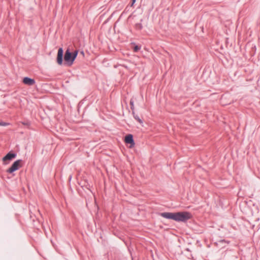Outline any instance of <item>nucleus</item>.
Returning <instances> with one entry per match:
<instances>
[{
  "label": "nucleus",
  "mask_w": 260,
  "mask_h": 260,
  "mask_svg": "<svg viewBox=\"0 0 260 260\" xmlns=\"http://www.w3.org/2000/svg\"><path fill=\"white\" fill-rule=\"evenodd\" d=\"M159 215L164 218L174 220L177 222H186L192 217L191 214L189 212H162Z\"/></svg>",
  "instance_id": "f257e3e1"
},
{
  "label": "nucleus",
  "mask_w": 260,
  "mask_h": 260,
  "mask_svg": "<svg viewBox=\"0 0 260 260\" xmlns=\"http://www.w3.org/2000/svg\"><path fill=\"white\" fill-rule=\"evenodd\" d=\"M64 59L67 64L69 66L73 64L75 59L73 58L72 53L70 52V49H68L64 54Z\"/></svg>",
  "instance_id": "f03ea898"
},
{
  "label": "nucleus",
  "mask_w": 260,
  "mask_h": 260,
  "mask_svg": "<svg viewBox=\"0 0 260 260\" xmlns=\"http://www.w3.org/2000/svg\"><path fill=\"white\" fill-rule=\"evenodd\" d=\"M22 159H18L14 161L11 167L7 170V172L9 173H12L14 171L18 170L19 168L22 166Z\"/></svg>",
  "instance_id": "7ed1b4c3"
},
{
  "label": "nucleus",
  "mask_w": 260,
  "mask_h": 260,
  "mask_svg": "<svg viewBox=\"0 0 260 260\" xmlns=\"http://www.w3.org/2000/svg\"><path fill=\"white\" fill-rule=\"evenodd\" d=\"M63 50L62 48H59L58 50L57 55V62L58 64L61 65L63 62Z\"/></svg>",
  "instance_id": "20e7f679"
},
{
  "label": "nucleus",
  "mask_w": 260,
  "mask_h": 260,
  "mask_svg": "<svg viewBox=\"0 0 260 260\" xmlns=\"http://www.w3.org/2000/svg\"><path fill=\"white\" fill-rule=\"evenodd\" d=\"M125 142L127 144L131 145L130 147H132L135 145V142L133 139V136L131 134L126 135L125 137Z\"/></svg>",
  "instance_id": "39448f33"
},
{
  "label": "nucleus",
  "mask_w": 260,
  "mask_h": 260,
  "mask_svg": "<svg viewBox=\"0 0 260 260\" xmlns=\"http://www.w3.org/2000/svg\"><path fill=\"white\" fill-rule=\"evenodd\" d=\"M16 156V154L15 153H11V152L7 153L3 158V160L5 161L6 160H10L12 159L13 158H15Z\"/></svg>",
  "instance_id": "423d86ee"
},
{
  "label": "nucleus",
  "mask_w": 260,
  "mask_h": 260,
  "mask_svg": "<svg viewBox=\"0 0 260 260\" xmlns=\"http://www.w3.org/2000/svg\"><path fill=\"white\" fill-rule=\"evenodd\" d=\"M23 82L27 85H32L35 83V81L34 79L28 78V77H24L23 79Z\"/></svg>",
  "instance_id": "0eeeda50"
},
{
  "label": "nucleus",
  "mask_w": 260,
  "mask_h": 260,
  "mask_svg": "<svg viewBox=\"0 0 260 260\" xmlns=\"http://www.w3.org/2000/svg\"><path fill=\"white\" fill-rule=\"evenodd\" d=\"M133 115V116L134 117V118L137 120L140 123L142 124L143 123V121L140 118V117L138 116V115H137V114H136L135 111H133V113H132Z\"/></svg>",
  "instance_id": "6e6552de"
},
{
  "label": "nucleus",
  "mask_w": 260,
  "mask_h": 260,
  "mask_svg": "<svg viewBox=\"0 0 260 260\" xmlns=\"http://www.w3.org/2000/svg\"><path fill=\"white\" fill-rule=\"evenodd\" d=\"M135 28L137 29V30H140L142 29L143 28V26H142V24L141 23H137L135 24Z\"/></svg>",
  "instance_id": "1a4fd4ad"
},
{
  "label": "nucleus",
  "mask_w": 260,
  "mask_h": 260,
  "mask_svg": "<svg viewBox=\"0 0 260 260\" xmlns=\"http://www.w3.org/2000/svg\"><path fill=\"white\" fill-rule=\"evenodd\" d=\"M129 104L131 105V109L132 110V112L135 111H134V101L133 100H131Z\"/></svg>",
  "instance_id": "9d476101"
},
{
  "label": "nucleus",
  "mask_w": 260,
  "mask_h": 260,
  "mask_svg": "<svg viewBox=\"0 0 260 260\" xmlns=\"http://www.w3.org/2000/svg\"><path fill=\"white\" fill-rule=\"evenodd\" d=\"M78 50H76L73 53H72V55H73V58L75 59L77 55H78Z\"/></svg>",
  "instance_id": "9b49d317"
},
{
  "label": "nucleus",
  "mask_w": 260,
  "mask_h": 260,
  "mask_svg": "<svg viewBox=\"0 0 260 260\" xmlns=\"http://www.w3.org/2000/svg\"><path fill=\"white\" fill-rule=\"evenodd\" d=\"M140 47L136 45L135 46L134 48V52H138L140 49Z\"/></svg>",
  "instance_id": "f8f14e48"
},
{
  "label": "nucleus",
  "mask_w": 260,
  "mask_h": 260,
  "mask_svg": "<svg viewBox=\"0 0 260 260\" xmlns=\"http://www.w3.org/2000/svg\"><path fill=\"white\" fill-rule=\"evenodd\" d=\"M24 125L28 126L29 125V123L28 122H22V123Z\"/></svg>",
  "instance_id": "ddd939ff"
},
{
  "label": "nucleus",
  "mask_w": 260,
  "mask_h": 260,
  "mask_svg": "<svg viewBox=\"0 0 260 260\" xmlns=\"http://www.w3.org/2000/svg\"><path fill=\"white\" fill-rule=\"evenodd\" d=\"M136 0H132V4L131 5V6L132 7L133 6V5L134 4V3L136 2Z\"/></svg>",
  "instance_id": "4468645a"
},
{
  "label": "nucleus",
  "mask_w": 260,
  "mask_h": 260,
  "mask_svg": "<svg viewBox=\"0 0 260 260\" xmlns=\"http://www.w3.org/2000/svg\"><path fill=\"white\" fill-rule=\"evenodd\" d=\"M0 124L2 125H7V124L6 123H1Z\"/></svg>",
  "instance_id": "2eb2a0df"
},
{
  "label": "nucleus",
  "mask_w": 260,
  "mask_h": 260,
  "mask_svg": "<svg viewBox=\"0 0 260 260\" xmlns=\"http://www.w3.org/2000/svg\"><path fill=\"white\" fill-rule=\"evenodd\" d=\"M220 242H226L224 240H222L220 241Z\"/></svg>",
  "instance_id": "dca6fc26"
},
{
  "label": "nucleus",
  "mask_w": 260,
  "mask_h": 260,
  "mask_svg": "<svg viewBox=\"0 0 260 260\" xmlns=\"http://www.w3.org/2000/svg\"><path fill=\"white\" fill-rule=\"evenodd\" d=\"M71 178H72V176H70V177H69V179H70V180L71 179Z\"/></svg>",
  "instance_id": "f3484780"
}]
</instances>
